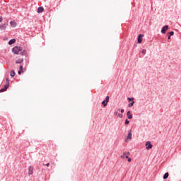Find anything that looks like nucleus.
<instances>
[{"label":"nucleus","mask_w":181,"mask_h":181,"mask_svg":"<svg viewBox=\"0 0 181 181\" xmlns=\"http://www.w3.org/2000/svg\"><path fill=\"white\" fill-rule=\"evenodd\" d=\"M6 83L4 85V88H1L0 90V93H4V92L6 91V90H8V88H9V78H6Z\"/></svg>","instance_id":"f257e3e1"},{"label":"nucleus","mask_w":181,"mask_h":181,"mask_svg":"<svg viewBox=\"0 0 181 181\" xmlns=\"http://www.w3.org/2000/svg\"><path fill=\"white\" fill-rule=\"evenodd\" d=\"M12 52L14 54H19V52H22V48L19 46H16L12 49Z\"/></svg>","instance_id":"f03ea898"},{"label":"nucleus","mask_w":181,"mask_h":181,"mask_svg":"<svg viewBox=\"0 0 181 181\" xmlns=\"http://www.w3.org/2000/svg\"><path fill=\"white\" fill-rule=\"evenodd\" d=\"M109 101L110 96H106L105 99L102 102V105H103V107H107V105H108Z\"/></svg>","instance_id":"7ed1b4c3"},{"label":"nucleus","mask_w":181,"mask_h":181,"mask_svg":"<svg viewBox=\"0 0 181 181\" xmlns=\"http://www.w3.org/2000/svg\"><path fill=\"white\" fill-rule=\"evenodd\" d=\"M168 29H169V25H164L161 29V33H163V35H165Z\"/></svg>","instance_id":"20e7f679"},{"label":"nucleus","mask_w":181,"mask_h":181,"mask_svg":"<svg viewBox=\"0 0 181 181\" xmlns=\"http://www.w3.org/2000/svg\"><path fill=\"white\" fill-rule=\"evenodd\" d=\"M146 149L149 150V149H152V146H153V145H152L151 141H147L146 142Z\"/></svg>","instance_id":"39448f33"},{"label":"nucleus","mask_w":181,"mask_h":181,"mask_svg":"<svg viewBox=\"0 0 181 181\" xmlns=\"http://www.w3.org/2000/svg\"><path fill=\"white\" fill-rule=\"evenodd\" d=\"M143 37H144V35H142V34L139 35L138 38H137V42L138 43H142V38Z\"/></svg>","instance_id":"423d86ee"},{"label":"nucleus","mask_w":181,"mask_h":181,"mask_svg":"<svg viewBox=\"0 0 181 181\" xmlns=\"http://www.w3.org/2000/svg\"><path fill=\"white\" fill-rule=\"evenodd\" d=\"M33 167L29 166L28 167V175L30 176V175H33Z\"/></svg>","instance_id":"0eeeda50"},{"label":"nucleus","mask_w":181,"mask_h":181,"mask_svg":"<svg viewBox=\"0 0 181 181\" xmlns=\"http://www.w3.org/2000/svg\"><path fill=\"white\" fill-rule=\"evenodd\" d=\"M127 118H128V119H132V118H133V115H132V114H131V111H128L127 112Z\"/></svg>","instance_id":"6e6552de"},{"label":"nucleus","mask_w":181,"mask_h":181,"mask_svg":"<svg viewBox=\"0 0 181 181\" xmlns=\"http://www.w3.org/2000/svg\"><path fill=\"white\" fill-rule=\"evenodd\" d=\"M127 139H132V130L128 131V135H127Z\"/></svg>","instance_id":"1a4fd4ad"},{"label":"nucleus","mask_w":181,"mask_h":181,"mask_svg":"<svg viewBox=\"0 0 181 181\" xmlns=\"http://www.w3.org/2000/svg\"><path fill=\"white\" fill-rule=\"evenodd\" d=\"M43 11H45V8H43V6H40L37 8V13H42V12H43Z\"/></svg>","instance_id":"9d476101"},{"label":"nucleus","mask_w":181,"mask_h":181,"mask_svg":"<svg viewBox=\"0 0 181 181\" xmlns=\"http://www.w3.org/2000/svg\"><path fill=\"white\" fill-rule=\"evenodd\" d=\"M16 42V39H11L8 41V45L11 46L12 45H13V43Z\"/></svg>","instance_id":"9b49d317"},{"label":"nucleus","mask_w":181,"mask_h":181,"mask_svg":"<svg viewBox=\"0 0 181 181\" xmlns=\"http://www.w3.org/2000/svg\"><path fill=\"white\" fill-rule=\"evenodd\" d=\"M21 63H23V59H18L16 61V64H21Z\"/></svg>","instance_id":"f8f14e48"},{"label":"nucleus","mask_w":181,"mask_h":181,"mask_svg":"<svg viewBox=\"0 0 181 181\" xmlns=\"http://www.w3.org/2000/svg\"><path fill=\"white\" fill-rule=\"evenodd\" d=\"M0 29L1 30H5V29H6V24H3L0 25Z\"/></svg>","instance_id":"ddd939ff"},{"label":"nucleus","mask_w":181,"mask_h":181,"mask_svg":"<svg viewBox=\"0 0 181 181\" xmlns=\"http://www.w3.org/2000/svg\"><path fill=\"white\" fill-rule=\"evenodd\" d=\"M15 74H16L15 73V71L11 70V72H10V76H11V77H15Z\"/></svg>","instance_id":"4468645a"},{"label":"nucleus","mask_w":181,"mask_h":181,"mask_svg":"<svg viewBox=\"0 0 181 181\" xmlns=\"http://www.w3.org/2000/svg\"><path fill=\"white\" fill-rule=\"evenodd\" d=\"M169 177V173H165L163 175V179H168Z\"/></svg>","instance_id":"2eb2a0df"},{"label":"nucleus","mask_w":181,"mask_h":181,"mask_svg":"<svg viewBox=\"0 0 181 181\" xmlns=\"http://www.w3.org/2000/svg\"><path fill=\"white\" fill-rule=\"evenodd\" d=\"M134 104H135V101H132V103L128 105V107L131 108V107H134Z\"/></svg>","instance_id":"dca6fc26"},{"label":"nucleus","mask_w":181,"mask_h":181,"mask_svg":"<svg viewBox=\"0 0 181 181\" xmlns=\"http://www.w3.org/2000/svg\"><path fill=\"white\" fill-rule=\"evenodd\" d=\"M10 25H11V26H13V28H15V26H16V23H15L13 21H11Z\"/></svg>","instance_id":"f3484780"},{"label":"nucleus","mask_w":181,"mask_h":181,"mask_svg":"<svg viewBox=\"0 0 181 181\" xmlns=\"http://www.w3.org/2000/svg\"><path fill=\"white\" fill-rule=\"evenodd\" d=\"M20 54H21V56H26V51L23 50L20 53Z\"/></svg>","instance_id":"a211bd4d"},{"label":"nucleus","mask_w":181,"mask_h":181,"mask_svg":"<svg viewBox=\"0 0 181 181\" xmlns=\"http://www.w3.org/2000/svg\"><path fill=\"white\" fill-rule=\"evenodd\" d=\"M168 35H169V36H173V35H175V32L171 31L170 33H168Z\"/></svg>","instance_id":"6ab92c4d"},{"label":"nucleus","mask_w":181,"mask_h":181,"mask_svg":"<svg viewBox=\"0 0 181 181\" xmlns=\"http://www.w3.org/2000/svg\"><path fill=\"white\" fill-rule=\"evenodd\" d=\"M124 124H125V125H129V120H128V119H126Z\"/></svg>","instance_id":"aec40b11"},{"label":"nucleus","mask_w":181,"mask_h":181,"mask_svg":"<svg viewBox=\"0 0 181 181\" xmlns=\"http://www.w3.org/2000/svg\"><path fill=\"white\" fill-rule=\"evenodd\" d=\"M129 102L134 101V98H127Z\"/></svg>","instance_id":"412c9836"},{"label":"nucleus","mask_w":181,"mask_h":181,"mask_svg":"<svg viewBox=\"0 0 181 181\" xmlns=\"http://www.w3.org/2000/svg\"><path fill=\"white\" fill-rule=\"evenodd\" d=\"M19 71H23V66H22V65L20 66Z\"/></svg>","instance_id":"4be33fe9"},{"label":"nucleus","mask_w":181,"mask_h":181,"mask_svg":"<svg viewBox=\"0 0 181 181\" xmlns=\"http://www.w3.org/2000/svg\"><path fill=\"white\" fill-rule=\"evenodd\" d=\"M141 53H142L143 54H146V49H143V50L141 51Z\"/></svg>","instance_id":"5701e85b"},{"label":"nucleus","mask_w":181,"mask_h":181,"mask_svg":"<svg viewBox=\"0 0 181 181\" xmlns=\"http://www.w3.org/2000/svg\"><path fill=\"white\" fill-rule=\"evenodd\" d=\"M118 117H120V118H122L124 117V115L122 114H119Z\"/></svg>","instance_id":"b1692460"},{"label":"nucleus","mask_w":181,"mask_h":181,"mask_svg":"<svg viewBox=\"0 0 181 181\" xmlns=\"http://www.w3.org/2000/svg\"><path fill=\"white\" fill-rule=\"evenodd\" d=\"M43 165H44V166H47V167H49V166H50V163H47V164H43Z\"/></svg>","instance_id":"393cba45"},{"label":"nucleus","mask_w":181,"mask_h":181,"mask_svg":"<svg viewBox=\"0 0 181 181\" xmlns=\"http://www.w3.org/2000/svg\"><path fill=\"white\" fill-rule=\"evenodd\" d=\"M18 73L19 75H21V74H22V73H23V71H18Z\"/></svg>","instance_id":"a878e982"},{"label":"nucleus","mask_w":181,"mask_h":181,"mask_svg":"<svg viewBox=\"0 0 181 181\" xmlns=\"http://www.w3.org/2000/svg\"><path fill=\"white\" fill-rule=\"evenodd\" d=\"M124 111H125V110H124V109H121V110H120V112H121L122 114H124Z\"/></svg>","instance_id":"bb28decb"},{"label":"nucleus","mask_w":181,"mask_h":181,"mask_svg":"<svg viewBox=\"0 0 181 181\" xmlns=\"http://www.w3.org/2000/svg\"><path fill=\"white\" fill-rule=\"evenodd\" d=\"M25 145H26V146H29L30 143H29L28 141H26V142H25Z\"/></svg>","instance_id":"cd10ccee"},{"label":"nucleus","mask_w":181,"mask_h":181,"mask_svg":"<svg viewBox=\"0 0 181 181\" xmlns=\"http://www.w3.org/2000/svg\"><path fill=\"white\" fill-rule=\"evenodd\" d=\"M114 115H118V112H117V111L115 112H114Z\"/></svg>","instance_id":"c85d7f7f"},{"label":"nucleus","mask_w":181,"mask_h":181,"mask_svg":"<svg viewBox=\"0 0 181 181\" xmlns=\"http://www.w3.org/2000/svg\"><path fill=\"white\" fill-rule=\"evenodd\" d=\"M131 160H132L131 158H127L128 162H131Z\"/></svg>","instance_id":"c756f323"},{"label":"nucleus","mask_w":181,"mask_h":181,"mask_svg":"<svg viewBox=\"0 0 181 181\" xmlns=\"http://www.w3.org/2000/svg\"><path fill=\"white\" fill-rule=\"evenodd\" d=\"M2 21H3L2 16H0V22H2Z\"/></svg>","instance_id":"7c9ffc66"},{"label":"nucleus","mask_w":181,"mask_h":181,"mask_svg":"<svg viewBox=\"0 0 181 181\" xmlns=\"http://www.w3.org/2000/svg\"><path fill=\"white\" fill-rule=\"evenodd\" d=\"M171 35H168V39L170 40Z\"/></svg>","instance_id":"2f4dec72"},{"label":"nucleus","mask_w":181,"mask_h":181,"mask_svg":"<svg viewBox=\"0 0 181 181\" xmlns=\"http://www.w3.org/2000/svg\"><path fill=\"white\" fill-rule=\"evenodd\" d=\"M125 158H126V159H129V156H126Z\"/></svg>","instance_id":"473e14b6"},{"label":"nucleus","mask_w":181,"mask_h":181,"mask_svg":"<svg viewBox=\"0 0 181 181\" xmlns=\"http://www.w3.org/2000/svg\"><path fill=\"white\" fill-rule=\"evenodd\" d=\"M127 153V155H129V152H127V153Z\"/></svg>","instance_id":"72a5a7b5"},{"label":"nucleus","mask_w":181,"mask_h":181,"mask_svg":"<svg viewBox=\"0 0 181 181\" xmlns=\"http://www.w3.org/2000/svg\"><path fill=\"white\" fill-rule=\"evenodd\" d=\"M124 155H127V153H124Z\"/></svg>","instance_id":"f704fd0d"},{"label":"nucleus","mask_w":181,"mask_h":181,"mask_svg":"<svg viewBox=\"0 0 181 181\" xmlns=\"http://www.w3.org/2000/svg\"><path fill=\"white\" fill-rule=\"evenodd\" d=\"M121 158H124V156H122Z\"/></svg>","instance_id":"c9c22d12"}]
</instances>
